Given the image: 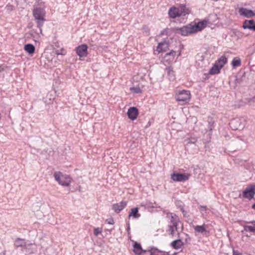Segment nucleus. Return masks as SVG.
I'll list each match as a JSON object with an SVG mask.
<instances>
[{
  "label": "nucleus",
  "mask_w": 255,
  "mask_h": 255,
  "mask_svg": "<svg viewBox=\"0 0 255 255\" xmlns=\"http://www.w3.org/2000/svg\"><path fill=\"white\" fill-rule=\"evenodd\" d=\"M127 205V202L122 201L119 203L114 204L112 209L115 212L118 213L120 212Z\"/></svg>",
  "instance_id": "9b49d317"
},
{
  "label": "nucleus",
  "mask_w": 255,
  "mask_h": 255,
  "mask_svg": "<svg viewBox=\"0 0 255 255\" xmlns=\"http://www.w3.org/2000/svg\"><path fill=\"white\" fill-rule=\"evenodd\" d=\"M227 58L224 55L220 57L215 63L219 68L222 69L223 66L227 63Z\"/></svg>",
  "instance_id": "4468645a"
},
{
  "label": "nucleus",
  "mask_w": 255,
  "mask_h": 255,
  "mask_svg": "<svg viewBox=\"0 0 255 255\" xmlns=\"http://www.w3.org/2000/svg\"><path fill=\"white\" fill-rule=\"evenodd\" d=\"M88 47L86 44H82L76 48V53L80 57H86L87 55Z\"/></svg>",
  "instance_id": "6e6552de"
},
{
  "label": "nucleus",
  "mask_w": 255,
  "mask_h": 255,
  "mask_svg": "<svg viewBox=\"0 0 255 255\" xmlns=\"http://www.w3.org/2000/svg\"><path fill=\"white\" fill-rule=\"evenodd\" d=\"M167 217L170 220V225H173L175 227L177 234H179L180 232L183 230V225L180 221L179 217L175 214L169 213Z\"/></svg>",
  "instance_id": "7ed1b4c3"
},
{
  "label": "nucleus",
  "mask_w": 255,
  "mask_h": 255,
  "mask_svg": "<svg viewBox=\"0 0 255 255\" xmlns=\"http://www.w3.org/2000/svg\"><path fill=\"white\" fill-rule=\"evenodd\" d=\"M14 245L16 248L25 247L26 243L24 239L17 238L14 242Z\"/></svg>",
  "instance_id": "aec40b11"
},
{
  "label": "nucleus",
  "mask_w": 255,
  "mask_h": 255,
  "mask_svg": "<svg viewBox=\"0 0 255 255\" xmlns=\"http://www.w3.org/2000/svg\"><path fill=\"white\" fill-rule=\"evenodd\" d=\"M194 229L195 233H200L203 235H207L209 233L207 230V225L205 224L194 226Z\"/></svg>",
  "instance_id": "1a4fd4ad"
},
{
  "label": "nucleus",
  "mask_w": 255,
  "mask_h": 255,
  "mask_svg": "<svg viewBox=\"0 0 255 255\" xmlns=\"http://www.w3.org/2000/svg\"><path fill=\"white\" fill-rule=\"evenodd\" d=\"M130 90L133 93L139 94L141 93V90L139 87H133L130 88Z\"/></svg>",
  "instance_id": "2f4dec72"
},
{
  "label": "nucleus",
  "mask_w": 255,
  "mask_h": 255,
  "mask_svg": "<svg viewBox=\"0 0 255 255\" xmlns=\"http://www.w3.org/2000/svg\"><path fill=\"white\" fill-rule=\"evenodd\" d=\"M244 29H249L255 31V22L254 20H246L243 25Z\"/></svg>",
  "instance_id": "f8f14e48"
},
{
  "label": "nucleus",
  "mask_w": 255,
  "mask_h": 255,
  "mask_svg": "<svg viewBox=\"0 0 255 255\" xmlns=\"http://www.w3.org/2000/svg\"><path fill=\"white\" fill-rule=\"evenodd\" d=\"M168 47V43L166 42H162L158 44L156 48V50L158 53H160L165 50V49Z\"/></svg>",
  "instance_id": "4be33fe9"
},
{
  "label": "nucleus",
  "mask_w": 255,
  "mask_h": 255,
  "mask_svg": "<svg viewBox=\"0 0 255 255\" xmlns=\"http://www.w3.org/2000/svg\"><path fill=\"white\" fill-rule=\"evenodd\" d=\"M166 71H167L169 79L170 81L174 80L175 79V75L173 68L171 67H166Z\"/></svg>",
  "instance_id": "b1692460"
},
{
  "label": "nucleus",
  "mask_w": 255,
  "mask_h": 255,
  "mask_svg": "<svg viewBox=\"0 0 255 255\" xmlns=\"http://www.w3.org/2000/svg\"><path fill=\"white\" fill-rule=\"evenodd\" d=\"M191 176L189 173H179L174 172L171 175V179L175 182H182L188 180Z\"/></svg>",
  "instance_id": "423d86ee"
},
{
  "label": "nucleus",
  "mask_w": 255,
  "mask_h": 255,
  "mask_svg": "<svg viewBox=\"0 0 255 255\" xmlns=\"http://www.w3.org/2000/svg\"><path fill=\"white\" fill-rule=\"evenodd\" d=\"M35 21L37 24V27L39 28L40 34H42V29L41 27L45 21L44 17H34Z\"/></svg>",
  "instance_id": "6ab92c4d"
},
{
  "label": "nucleus",
  "mask_w": 255,
  "mask_h": 255,
  "mask_svg": "<svg viewBox=\"0 0 255 255\" xmlns=\"http://www.w3.org/2000/svg\"><path fill=\"white\" fill-rule=\"evenodd\" d=\"M163 34H164L163 31H161V33H160V35H163Z\"/></svg>",
  "instance_id": "37998d69"
},
{
  "label": "nucleus",
  "mask_w": 255,
  "mask_h": 255,
  "mask_svg": "<svg viewBox=\"0 0 255 255\" xmlns=\"http://www.w3.org/2000/svg\"><path fill=\"white\" fill-rule=\"evenodd\" d=\"M24 50L27 52L29 54H32L35 52V47L31 44H27L24 46Z\"/></svg>",
  "instance_id": "393cba45"
},
{
  "label": "nucleus",
  "mask_w": 255,
  "mask_h": 255,
  "mask_svg": "<svg viewBox=\"0 0 255 255\" xmlns=\"http://www.w3.org/2000/svg\"><path fill=\"white\" fill-rule=\"evenodd\" d=\"M248 223L254 224L255 226V220H253L250 222H247Z\"/></svg>",
  "instance_id": "4c0bfd02"
},
{
  "label": "nucleus",
  "mask_w": 255,
  "mask_h": 255,
  "mask_svg": "<svg viewBox=\"0 0 255 255\" xmlns=\"http://www.w3.org/2000/svg\"><path fill=\"white\" fill-rule=\"evenodd\" d=\"M102 229L100 228H97L94 229V233L95 236H98L99 234L102 233Z\"/></svg>",
  "instance_id": "473e14b6"
},
{
  "label": "nucleus",
  "mask_w": 255,
  "mask_h": 255,
  "mask_svg": "<svg viewBox=\"0 0 255 255\" xmlns=\"http://www.w3.org/2000/svg\"><path fill=\"white\" fill-rule=\"evenodd\" d=\"M106 223L108 224L113 225L115 223V222L113 218H109L106 220Z\"/></svg>",
  "instance_id": "f704fd0d"
},
{
  "label": "nucleus",
  "mask_w": 255,
  "mask_h": 255,
  "mask_svg": "<svg viewBox=\"0 0 255 255\" xmlns=\"http://www.w3.org/2000/svg\"><path fill=\"white\" fill-rule=\"evenodd\" d=\"M171 17L173 18H175L176 17L173 16V17Z\"/></svg>",
  "instance_id": "de8ad7c7"
},
{
  "label": "nucleus",
  "mask_w": 255,
  "mask_h": 255,
  "mask_svg": "<svg viewBox=\"0 0 255 255\" xmlns=\"http://www.w3.org/2000/svg\"><path fill=\"white\" fill-rule=\"evenodd\" d=\"M183 245V243L181 240H176L171 243V246L175 249H179Z\"/></svg>",
  "instance_id": "a878e982"
},
{
  "label": "nucleus",
  "mask_w": 255,
  "mask_h": 255,
  "mask_svg": "<svg viewBox=\"0 0 255 255\" xmlns=\"http://www.w3.org/2000/svg\"><path fill=\"white\" fill-rule=\"evenodd\" d=\"M169 16H180L179 7L172 6L168 11Z\"/></svg>",
  "instance_id": "412c9836"
},
{
  "label": "nucleus",
  "mask_w": 255,
  "mask_h": 255,
  "mask_svg": "<svg viewBox=\"0 0 255 255\" xmlns=\"http://www.w3.org/2000/svg\"><path fill=\"white\" fill-rule=\"evenodd\" d=\"M176 51L174 50H171L170 52L167 53L165 54V57H167L168 56H172L173 58H174L176 55Z\"/></svg>",
  "instance_id": "72a5a7b5"
},
{
  "label": "nucleus",
  "mask_w": 255,
  "mask_h": 255,
  "mask_svg": "<svg viewBox=\"0 0 255 255\" xmlns=\"http://www.w3.org/2000/svg\"><path fill=\"white\" fill-rule=\"evenodd\" d=\"M241 64V61L239 57H235L232 62V65L233 68H236L240 66Z\"/></svg>",
  "instance_id": "bb28decb"
},
{
  "label": "nucleus",
  "mask_w": 255,
  "mask_h": 255,
  "mask_svg": "<svg viewBox=\"0 0 255 255\" xmlns=\"http://www.w3.org/2000/svg\"><path fill=\"white\" fill-rule=\"evenodd\" d=\"M230 127L234 130L243 129L245 126V120L243 118H236L230 123Z\"/></svg>",
  "instance_id": "39448f33"
},
{
  "label": "nucleus",
  "mask_w": 255,
  "mask_h": 255,
  "mask_svg": "<svg viewBox=\"0 0 255 255\" xmlns=\"http://www.w3.org/2000/svg\"><path fill=\"white\" fill-rule=\"evenodd\" d=\"M9 7H11V6H7V7L8 8Z\"/></svg>",
  "instance_id": "a18cd8bd"
},
{
  "label": "nucleus",
  "mask_w": 255,
  "mask_h": 255,
  "mask_svg": "<svg viewBox=\"0 0 255 255\" xmlns=\"http://www.w3.org/2000/svg\"><path fill=\"white\" fill-rule=\"evenodd\" d=\"M133 251L135 254L138 255H140L142 252H145L142 249L140 244L137 242L134 243L133 245Z\"/></svg>",
  "instance_id": "a211bd4d"
},
{
  "label": "nucleus",
  "mask_w": 255,
  "mask_h": 255,
  "mask_svg": "<svg viewBox=\"0 0 255 255\" xmlns=\"http://www.w3.org/2000/svg\"><path fill=\"white\" fill-rule=\"evenodd\" d=\"M140 217V214L138 213V208L137 207L131 208L129 212L128 219L132 218L133 219H138Z\"/></svg>",
  "instance_id": "ddd939ff"
},
{
  "label": "nucleus",
  "mask_w": 255,
  "mask_h": 255,
  "mask_svg": "<svg viewBox=\"0 0 255 255\" xmlns=\"http://www.w3.org/2000/svg\"><path fill=\"white\" fill-rule=\"evenodd\" d=\"M53 175L55 180L58 182L60 185L66 187L70 186L72 179L69 175L63 174L60 171L55 172Z\"/></svg>",
  "instance_id": "f03ea898"
},
{
  "label": "nucleus",
  "mask_w": 255,
  "mask_h": 255,
  "mask_svg": "<svg viewBox=\"0 0 255 255\" xmlns=\"http://www.w3.org/2000/svg\"><path fill=\"white\" fill-rule=\"evenodd\" d=\"M240 14L243 16H255V13L251 10L245 8H240L239 9Z\"/></svg>",
  "instance_id": "f3484780"
},
{
  "label": "nucleus",
  "mask_w": 255,
  "mask_h": 255,
  "mask_svg": "<svg viewBox=\"0 0 255 255\" xmlns=\"http://www.w3.org/2000/svg\"><path fill=\"white\" fill-rule=\"evenodd\" d=\"M31 35L32 36H33V35H34V32L31 31Z\"/></svg>",
  "instance_id": "79ce46f5"
},
{
  "label": "nucleus",
  "mask_w": 255,
  "mask_h": 255,
  "mask_svg": "<svg viewBox=\"0 0 255 255\" xmlns=\"http://www.w3.org/2000/svg\"><path fill=\"white\" fill-rule=\"evenodd\" d=\"M244 230L246 232H250L251 233H255V226L245 225L244 226Z\"/></svg>",
  "instance_id": "cd10ccee"
},
{
  "label": "nucleus",
  "mask_w": 255,
  "mask_h": 255,
  "mask_svg": "<svg viewBox=\"0 0 255 255\" xmlns=\"http://www.w3.org/2000/svg\"><path fill=\"white\" fill-rule=\"evenodd\" d=\"M197 141V139L195 137H191L187 138L185 140V141H186V143L187 144L195 143Z\"/></svg>",
  "instance_id": "c756f323"
},
{
  "label": "nucleus",
  "mask_w": 255,
  "mask_h": 255,
  "mask_svg": "<svg viewBox=\"0 0 255 255\" xmlns=\"http://www.w3.org/2000/svg\"><path fill=\"white\" fill-rule=\"evenodd\" d=\"M138 114V110L135 107L130 108L127 113L128 118L132 121L136 119Z\"/></svg>",
  "instance_id": "9d476101"
},
{
  "label": "nucleus",
  "mask_w": 255,
  "mask_h": 255,
  "mask_svg": "<svg viewBox=\"0 0 255 255\" xmlns=\"http://www.w3.org/2000/svg\"><path fill=\"white\" fill-rule=\"evenodd\" d=\"M233 255H242V254L237 251L233 250Z\"/></svg>",
  "instance_id": "c9c22d12"
},
{
  "label": "nucleus",
  "mask_w": 255,
  "mask_h": 255,
  "mask_svg": "<svg viewBox=\"0 0 255 255\" xmlns=\"http://www.w3.org/2000/svg\"><path fill=\"white\" fill-rule=\"evenodd\" d=\"M179 8L180 15H186L189 14L190 13V10L189 8L187 7L186 5L184 4H180L178 6Z\"/></svg>",
  "instance_id": "2eb2a0df"
},
{
  "label": "nucleus",
  "mask_w": 255,
  "mask_h": 255,
  "mask_svg": "<svg viewBox=\"0 0 255 255\" xmlns=\"http://www.w3.org/2000/svg\"><path fill=\"white\" fill-rule=\"evenodd\" d=\"M55 53L57 55H65L66 54V50L63 48L60 49H57L55 51Z\"/></svg>",
  "instance_id": "7c9ffc66"
},
{
  "label": "nucleus",
  "mask_w": 255,
  "mask_h": 255,
  "mask_svg": "<svg viewBox=\"0 0 255 255\" xmlns=\"http://www.w3.org/2000/svg\"><path fill=\"white\" fill-rule=\"evenodd\" d=\"M221 69L218 67V66L214 64L212 67L210 69L208 74L210 75H215L219 74L220 72Z\"/></svg>",
  "instance_id": "5701e85b"
},
{
  "label": "nucleus",
  "mask_w": 255,
  "mask_h": 255,
  "mask_svg": "<svg viewBox=\"0 0 255 255\" xmlns=\"http://www.w3.org/2000/svg\"><path fill=\"white\" fill-rule=\"evenodd\" d=\"M168 232L171 236H174L176 233L177 234L175 227L173 225H168Z\"/></svg>",
  "instance_id": "c85d7f7f"
},
{
  "label": "nucleus",
  "mask_w": 255,
  "mask_h": 255,
  "mask_svg": "<svg viewBox=\"0 0 255 255\" xmlns=\"http://www.w3.org/2000/svg\"><path fill=\"white\" fill-rule=\"evenodd\" d=\"M191 94L189 91L182 90L176 94V99L181 105H184L189 101Z\"/></svg>",
  "instance_id": "20e7f679"
},
{
  "label": "nucleus",
  "mask_w": 255,
  "mask_h": 255,
  "mask_svg": "<svg viewBox=\"0 0 255 255\" xmlns=\"http://www.w3.org/2000/svg\"><path fill=\"white\" fill-rule=\"evenodd\" d=\"M33 16H43L45 15L44 8L41 6H36L33 10Z\"/></svg>",
  "instance_id": "dca6fc26"
},
{
  "label": "nucleus",
  "mask_w": 255,
  "mask_h": 255,
  "mask_svg": "<svg viewBox=\"0 0 255 255\" xmlns=\"http://www.w3.org/2000/svg\"><path fill=\"white\" fill-rule=\"evenodd\" d=\"M165 255V254H161V255Z\"/></svg>",
  "instance_id": "49530a36"
},
{
  "label": "nucleus",
  "mask_w": 255,
  "mask_h": 255,
  "mask_svg": "<svg viewBox=\"0 0 255 255\" xmlns=\"http://www.w3.org/2000/svg\"><path fill=\"white\" fill-rule=\"evenodd\" d=\"M255 194V186L253 185L250 187H247L243 192V196L244 198L251 199L254 198Z\"/></svg>",
  "instance_id": "0eeeda50"
},
{
  "label": "nucleus",
  "mask_w": 255,
  "mask_h": 255,
  "mask_svg": "<svg viewBox=\"0 0 255 255\" xmlns=\"http://www.w3.org/2000/svg\"><path fill=\"white\" fill-rule=\"evenodd\" d=\"M112 229L111 230H107V231H109V232H111V231L112 230Z\"/></svg>",
  "instance_id": "c03bdc74"
},
{
  "label": "nucleus",
  "mask_w": 255,
  "mask_h": 255,
  "mask_svg": "<svg viewBox=\"0 0 255 255\" xmlns=\"http://www.w3.org/2000/svg\"><path fill=\"white\" fill-rule=\"evenodd\" d=\"M150 255H157L156 254H153L152 253H150Z\"/></svg>",
  "instance_id": "a19ab883"
},
{
  "label": "nucleus",
  "mask_w": 255,
  "mask_h": 255,
  "mask_svg": "<svg viewBox=\"0 0 255 255\" xmlns=\"http://www.w3.org/2000/svg\"><path fill=\"white\" fill-rule=\"evenodd\" d=\"M200 208L202 209H203L204 210L206 211L207 210V206H201Z\"/></svg>",
  "instance_id": "e433bc0d"
},
{
  "label": "nucleus",
  "mask_w": 255,
  "mask_h": 255,
  "mask_svg": "<svg viewBox=\"0 0 255 255\" xmlns=\"http://www.w3.org/2000/svg\"><path fill=\"white\" fill-rule=\"evenodd\" d=\"M252 208L255 210V203L253 205Z\"/></svg>",
  "instance_id": "ea45409f"
},
{
  "label": "nucleus",
  "mask_w": 255,
  "mask_h": 255,
  "mask_svg": "<svg viewBox=\"0 0 255 255\" xmlns=\"http://www.w3.org/2000/svg\"><path fill=\"white\" fill-rule=\"evenodd\" d=\"M3 70V68L1 66H0V72L2 71Z\"/></svg>",
  "instance_id": "58836bf2"
},
{
  "label": "nucleus",
  "mask_w": 255,
  "mask_h": 255,
  "mask_svg": "<svg viewBox=\"0 0 255 255\" xmlns=\"http://www.w3.org/2000/svg\"><path fill=\"white\" fill-rule=\"evenodd\" d=\"M208 22V20L205 19L201 21L190 23L186 26L181 27L179 29V33L183 36H187L192 33H196L201 31L206 27Z\"/></svg>",
  "instance_id": "f257e3e1"
}]
</instances>
